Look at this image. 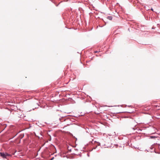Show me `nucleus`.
Wrapping results in <instances>:
<instances>
[{"label": "nucleus", "instance_id": "nucleus-9", "mask_svg": "<svg viewBox=\"0 0 160 160\" xmlns=\"http://www.w3.org/2000/svg\"><path fill=\"white\" fill-rule=\"evenodd\" d=\"M16 136V135H15V136H13V137L12 138H14V137Z\"/></svg>", "mask_w": 160, "mask_h": 160}, {"label": "nucleus", "instance_id": "nucleus-6", "mask_svg": "<svg viewBox=\"0 0 160 160\" xmlns=\"http://www.w3.org/2000/svg\"><path fill=\"white\" fill-rule=\"evenodd\" d=\"M98 52V51H95L94 52L95 53H97Z\"/></svg>", "mask_w": 160, "mask_h": 160}, {"label": "nucleus", "instance_id": "nucleus-2", "mask_svg": "<svg viewBox=\"0 0 160 160\" xmlns=\"http://www.w3.org/2000/svg\"><path fill=\"white\" fill-rule=\"evenodd\" d=\"M148 137L150 139H155L157 138L158 139H159L158 138H160L159 137L156 136H150Z\"/></svg>", "mask_w": 160, "mask_h": 160}, {"label": "nucleus", "instance_id": "nucleus-4", "mask_svg": "<svg viewBox=\"0 0 160 160\" xmlns=\"http://www.w3.org/2000/svg\"><path fill=\"white\" fill-rule=\"evenodd\" d=\"M97 143H98V145H97L96 147H94L93 148H92V150L93 149H96V148H97V147L98 146H100V142H97Z\"/></svg>", "mask_w": 160, "mask_h": 160}, {"label": "nucleus", "instance_id": "nucleus-7", "mask_svg": "<svg viewBox=\"0 0 160 160\" xmlns=\"http://www.w3.org/2000/svg\"><path fill=\"white\" fill-rule=\"evenodd\" d=\"M151 10L152 11H153V9H152V8L151 9Z\"/></svg>", "mask_w": 160, "mask_h": 160}, {"label": "nucleus", "instance_id": "nucleus-3", "mask_svg": "<svg viewBox=\"0 0 160 160\" xmlns=\"http://www.w3.org/2000/svg\"><path fill=\"white\" fill-rule=\"evenodd\" d=\"M131 123L132 124H133V126L134 127L132 128V129L134 130L135 129H134V127H135V126H136V122H135L134 120H132L131 121Z\"/></svg>", "mask_w": 160, "mask_h": 160}, {"label": "nucleus", "instance_id": "nucleus-1", "mask_svg": "<svg viewBox=\"0 0 160 160\" xmlns=\"http://www.w3.org/2000/svg\"><path fill=\"white\" fill-rule=\"evenodd\" d=\"M0 156L2 157L3 158H6L7 156H10V154L8 153H4V152H1L0 153Z\"/></svg>", "mask_w": 160, "mask_h": 160}, {"label": "nucleus", "instance_id": "nucleus-10", "mask_svg": "<svg viewBox=\"0 0 160 160\" xmlns=\"http://www.w3.org/2000/svg\"><path fill=\"white\" fill-rule=\"evenodd\" d=\"M87 155H88V157L89 156V154H87Z\"/></svg>", "mask_w": 160, "mask_h": 160}, {"label": "nucleus", "instance_id": "nucleus-8", "mask_svg": "<svg viewBox=\"0 0 160 160\" xmlns=\"http://www.w3.org/2000/svg\"><path fill=\"white\" fill-rule=\"evenodd\" d=\"M68 150H69V151H70V152L71 151V149H68Z\"/></svg>", "mask_w": 160, "mask_h": 160}, {"label": "nucleus", "instance_id": "nucleus-5", "mask_svg": "<svg viewBox=\"0 0 160 160\" xmlns=\"http://www.w3.org/2000/svg\"><path fill=\"white\" fill-rule=\"evenodd\" d=\"M107 18L109 20H112V17L111 16H108L107 17Z\"/></svg>", "mask_w": 160, "mask_h": 160}, {"label": "nucleus", "instance_id": "nucleus-11", "mask_svg": "<svg viewBox=\"0 0 160 160\" xmlns=\"http://www.w3.org/2000/svg\"><path fill=\"white\" fill-rule=\"evenodd\" d=\"M1 152H0V153H1Z\"/></svg>", "mask_w": 160, "mask_h": 160}]
</instances>
